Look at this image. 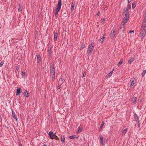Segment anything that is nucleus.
Instances as JSON below:
<instances>
[{"mask_svg": "<svg viewBox=\"0 0 146 146\" xmlns=\"http://www.w3.org/2000/svg\"><path fill=\"white\" fill-rule=\"evenodd\" d=\"M146 34V23L143 22L141 28L140 35L142 38H143Z\"/></svg>", "mask_w": 146, "mask_h": 146, "instance_id": "nucleus-1", "label": "nucleus"}, {"mask_svg": "<svg viewBox=\"0 0 146 146\" xmlns=\"http://www.w3.org/2000/svg\"><path fill=\"white\" fill-rule=\"evenodd\" d=\"M94 46L92 44H90L88 46L87 53V55L88 57L91 55Z\"/></svg>", "mask_w": 146, "mask_h": 146, "instance_id": "nucleus-2", "label": "nucleus"}, {"mask_svg": "<svg viewBox=\"0 0 146 146\" xmlns=\"http://www.w3.org/2000/svg\"><path fill=\"white\" fill-rule=\"evenodd\" d=\"M62 5V1L61 0H59L58 1V3L57 6L56 7L55 11V12H59L61 8Z\"/></svg>", "mask_w": 146, "mask_h": 146, "instance_id": "nucleus-3", "label": "nucleus"}, {"mask_svg": "<svg viewBox=\"0 0 146 146\" xmlns=\"http://www.w3.org/2000/svg\"><path fill=\"white\" fill-rule=\"evenodd\" d=\"M54 65L53 63H51L50 66V74L51 75L53 74H55V68L54 67Z\"/></svg>", "mask_w": 146, "mask_h": 146, "instance_id": "nucleus-4", "label": "nucleus"}, {"mask_svg": "<svg viewBox=\"0 0 146 146\" xmlns=\"http://www.w3.org/2000/svg\"><path fill=\"white\" fill-rule=\"evenodd\" d=\"M48 135L50 136L51 139H53L55 138V135L52 132L50 131Z\"/></svg>", "mask_w": 146, "mask_h": 146, "instance_id": "nucleus-5", "label": "nucleus"}, {"mask_svg": "<svg viewBox=\"0 0 146 146\" xmlns=\"http://www.w3.org/2000/svg\"><path fill=\"white\" fill-rule=\"evenodd\" d=\"M125 27V26L124 25V23L122 24V23L120 25V28L119 30V31L120 32H123L124 31V28Z\"/></svg>", "mask_w": 146, "mask_h": 146, "instance_id": "nucleus-6", "label": "nucleus"}, {"mask_svg": "<svg viewBox=\"0 0 146 146\" xmlns=\"http://www.w3.org/2000/svg\"><path fill=\"white\" fill-rule=\"evenodd\" d=\"M135 79L134 78H132L130 80V85L131 86H133L135 83L134 80Z\"/></svg>", "mask_w": 146, "mask_h": 146, "instance_id": "nucleus-7", "label": "nucleus"}, {"mask_svg": "<svg viewBox=\"0 0 146 146\" xmlns=\"http://www.w3.org/2000/svg\"><path fill=\"white\" fill-rule=\"evenodd\" d=\"M23 94L24 96L26 97H28L29 95V92L26 90H25L23 93Z\"/></svg>", "mask_w": 146, "mask_h": 146, "instance_id": "nucleus-8", "label": "nucleus"}, {"mask_svg": "<svg viewBox=\"0 0 146 146\" xmlns=\"http://www.w3.org/2000/svg\"><path fill=\"white\" fill-rule=\"evenodd\" d=\"M99 137L100 140V145L102 146L104 145V141L103 137L101 135L99 136Z\"/></svg>", "mask_w": 146, "mask_h": 146, "instance_id": "nucleus-9", "label": "nucleus"}, {"mask_svg": "<svg viewBox=\"0 0 146 146\" xmlns=\"http://www.w3.org/2000/svg\"><path fill=\"white\" fill-rule=\"evenodd\" d=\"M12 117L13 118H14L17 121V115H15L14 111H12Z\"/></svg>", "mask_w": 146, "mask_h": 146, "instance_id": "nucleus-10", "label": "nucleus"}, {"mask_svg": "<svg viewBox=\"0 0 146 146\" xmlns=\"http://www.w3.org/2000/svg\"><path fill=\"white\" fill-rule=\"evenodd\" d=\"M21 88H18L17 89L16 95L18 96L21 92Z\"/></svg>", "mask_w": 146, "mask_h": 146, "instance_id": "nucleus-11", "label": "nucleus"}, {"mask_svg": "<svg viewBox=\"0 0 146 146\" xmlns=\"http://www.w3.org/2000/svg\"><path fill=\"white\" fill-rule=\"evenodd\" d=\"M123 13L129 14L128 10L127 9V8H125L123 9Z\"/></svg>", "mask_w": 146, "mask_h": 146, "instance_id": "nucleus-12", "label": "nucleus"}, {"mask_svg": "<svg viewBox=\"0 0 146 146\" xmlns=\"http://www.w3.org/2000/svg\"><path fill=\"white\" fill-rule=\"evenodd\" d=\"M75 4V2L73 1L72 3L71 7V10L72 11L73 9H74V7Z\"/></svg>", "mask_w": 146, "mask_h": 146, "instance_id": "nucleus-13", "label": "nucleus"}, {"mask_svg": "<svg viewBox=\"0 0 146 146\" xmlns=\"http://www.w3.org/2000/svg\"><path fill=\"white\" fill-rule=\"evenodd\" d=\"M129 20V18H125L124 17L123 20L122 21V23H124V24L125 23H127V22L128 20Z\"/></svg>", "mask_w": 146, "mask_h": 146, "instance_id": "nucleus-14", "label": "nucleus"}, {"mask_svg": "<svg viewBox=\"0 0 146 146\" xmlns=\"http://www.w3.org/2000/svg\"><path fill=\"white\" fill-rule=\"evenodd\" d=\"M36 56H37V59L38 60V61L37 62V63H38L40 62V61L41 60V58H40V57L39 54L37 53L36 54Z\"/></svg>", "mask_w": 146, "mask_h": 146, "instance_id": "nucleus-15", "label": "nucleus"}, {"mask_svg": "<svg viewBox=\"0 0 146 146\" xmlns=\"http://www.w3.org/2000/svg\"><path fill=\"white\" fill-rule=\"evenodd\" d=\"M114 32L115 31H114L112 30L111 31L110 35L111 38H113L114 37Z\"/></svg>", "mask_w": 146, "mask_h": 146, "instance_id": "nucleus-16", "label": "nucleus"}, {"mask_svg": "<svg viewBox=\"0 0 146 146\" xmlns=\"http://www.w3.org/2000/svg\"><path fill=\"white\" fill-rule=\"evenodd\" d=\"M69 137L70 139H74L75 138H76V139H78V137L76 135H73L70 136Z\"/></svg>", "mask_w": 146, "mask_h": 146, "instance_id": "nucleus-17", "label": "nucleus"}, {"mask_svg": "<svg viewBox=\"0 0 146 146\" xmlns=\"http://www.w3.org/2000/svg\"><path fill=\"white\" fill-rule=\"evenodd\" d=\"M58 36V34L56 33H55L54 35V41L56 40Z\"/></svg>", "mask_w": 146, "mask_h": 146, "instance_id": "nucleus-18", "label": "nucleus"}, {"mask_svg": "<svg viewBox=\"0 0 146 146\" xmlns=\"http://www.w3.org/2000/svg\"><path fill=\"white\" fill-rule=\"evenodd\" d=\"M134 119L136 121H139V118L138 116L136 114L134 115Z\"/></svg>", "mask_w": 146, "mask_h": 146, "instance_id": "nucleus-19", "label": "nucleus"}, {"mask_svg": "<svg viewBox=\"0 0 146 146\" xmlns=\"http://www.w3.org/2000/svg\"><path fill=\"white\" fill-rule=\"evenodd\" d=\"M61 141L63 143L65 141V138L64 136V135H62L61 137Z\"/></svg>", "mask_w": 146, "mask_h": 146, "instance_id": "nucleus-20", "label": "nucleus"}, {"mask_svg": "<svg viewBox=\"0 0 146 146\" xmlns=\"http://www.w3.org/2000/svg\"><path fill=\"white\" fill-rule=\"evenodd\" d=\"M22 6L21 4H19V9H18V11H21L22 10Z\"/></svg>", "mask_w": 146, "mask_h": 146, "instance_id": "nucleus-21", "label": "nucleus"}, {"mask_svg": "<svg viewBox=\"0 0 146 146\" xmlns=\"http://www.w3.org/2000/svg\"><path fill=\"white\" fill-rule=\"evenodd\" d=\"M134 60L135 59L134 58H131L128 60V62L129 64H131Z\"/></svg>", "mask_w": 146, "mask_h": 146, "instance_id": "nucleus-22", "label": "nucleus"}, {"mask_svg": "<svg viewBox=\"0 0 146 146\" xmlns=\"http://www.w3.org/2000/svg\"><path fill=\"white\" fill-rule=\"evenodd\" d=\"M123 61H121V60L119 63H118L117 64V66L118 67L119 66H120L123 63Z\"/></svg>", "mask_w": 146, "mask_h": 146, "instance_id": "nucleus-23", "label": "nucleus"}, {"mask_svg": "<svg viewBox=\"0 0 146 146\" xmlns=\"http://www.w3.org/2000/svg\"><path fill=\"white\" fill-rule=\"evenodd\" d=\"M137 99V98L135 97H134L133 98L132 101L134 103H135V102Z\"/></svg>", "mask_w": 146, "mask_h": 146, "instance_id": "nucleus-24", "label": "nucleus"}, {"mask_svg": "<svg viewBox=\"0 0 146 146\" xmlns=\"http://www.w3.org/2000/svg\"><path fill=\"white\" fill-rule=\"evenodd\" d=\"M104 123H105V122H104V121H103L102 122V123L101 125L100 128V130L102 128V127H103V126H104Z\"/></svg>", "mask_w": 146, "mask_h": 146, "instance_id": "nucleus-25", "label": "nucleus"}, {"mask_svg": "<svg viewBox=\"0 0 146 146\" xmlns=\"http://www.w3.org/2000/svg\"><path fill=\"white\" fill-rule=\"evenodd\" d=\"M104 37H102L100 40H99V41L100 42H101V43H102L104 40Z\"/></svg>", "mask_w": 146, "mask_h": 146, "instance_id": "nucleus-26", "label": "nucleus"}, {"mask_svg": "<svg viewBox=\"0 0 146 146\" xmlns=\"http://www.w3.org/2000/svg\"><path fill=\"white\" fill-rule=\"evenodd\" d=\"M127 131V129H125L124 130L122 131V133L123 135H124Z\"/></svg>", "mask_w": 146, "mask_h": 146, "instance_id": "nucleus-27", "label": "nucleus"}, {"mask_svg": "<svg viewBox=\"0 0 146 146\" xmlns=\"http://www.w3.org/2000/svg\"><path fill=\"white\" fill-rule=\"evenodd\" d=\"M125 14V18H129V14L124 13Z\"/></svg>", "mask_w": 146, "mask_h": 146, "instance_id": "nucleus-28", "label": "nucleus"}, {"mask_svg": "<svg viewBox=\"0 0 146 146\" xmlns=\"http://www.w3.org/2000/svg\"><path fill=\"white\" fill-rule=\"evenodd\" d=\"M136 3H135V2H134L132 3V7L133 9H134L135 7L136 6Z\"/></svg>", "mask_w": 146, "mask_h": 146, "instance_id": "nucleus-29", "label": "nucleus"}, {"mask_svg": "<svg viewBox=\"0 0 146 146\" xmlns=\"http://www.w3.org/2000/svg\"><path fill=\"white\" fill-rule=\"evenodd\" d=\"M146 71L145 70H143L142 73V77H143L144 76V75H145V74L146 73Z\"/></svg>", "mask_w": 146, "mask_h": 146, "instance_id": "nucleus-30", "label": "nucleus"}, {"mask_svg": "<svg viewBox=\"0 0 146 146\" xmlns=\"http://www.w3.org/2000/svg\"><path fill=\"white\" fill-rule=\"evenodd\" d=\"M52 76V80H54L55 79V74H53L51 75Z\"/></svg>", "mask_w": 146, "mask_h": 146, "instance_id": "nucleus-31", "label": "nucleus"}, {"mask_svg": "<svg viewBox=\"0 0 146 146\" xmlns=\"http://www.w3.org/2000/svg\"><path fill=\"white\" fill-rule=\"evenodd\" d=\"M131 6L129 4H128L127 5V7L126 8H127V9L128 10H130L131 9Z\"/></svg>", "mask_w": 146, "mask_h": 146, "instance_id": "nucleus-32", "label": "nucleus"}, {"mask_svg": "<svg viewBox=\"0 0 146 146\" xmlns=\"http://www.w3.org/2000/svg\"><path fill=\"white\" fill-rule=\"evenodd\" d=\"M47 52L48 53H51V48L50 47L48 48Z\"/></svg>", "mask_w": 146, "mask_h": 146, "instance_id": "nucleus-33", "label": "nucleus"}, {"mask_svg": "<svg viewBox=\"0 0 146 146\" xmlns=\"http://www.w3.org/2000/svg\"><path fill=\"white\" fill-rule=\"evenodd\" d=\"M22 76L23 77H25V73L24 72H22Z\"/></svg>", "mask_w": 146, "mask_h": 146, "instance_id": "nucleus-34", "label": "nucleus"}, {"mask_svg": "<svg viewBox=\"0 0 146 146\" xmlns=\"http://www.w3.org/2000/svg\"><path fill=\"white\" fill-rule=\"evenodd\" d=\"M113 71H111L108 74V77H110L112 74Z\"/></svg>", "mask_w": 146, "mask_h": 146, "instance_id": "nucleus-35", "label": "nucleus"}, {"mask_svg": "<svg viewBox=\"0 0 146 146\" xmlns=\"http://www.w3.org/2000/svg\"><path fill=\"white\" fill-rule=\"evenodd\" d=\"M58 12H55V16L56 18L57 17Z\"/></svg>", "mask_w": 146, "mask_h": 146, "instance_id": "nucleus-36", "label": "nucleus"}, {"mask_svg": "<svg viewBox=\"0 0 146 146\" xmlns=\"http://www.w3.org/2000/svg\"><path fill=\"white\" fill-rule=\"evenodd\" d=\"M85 46V45L83 44H82L81 45L80 49H82Z\"/></svg>", "mask_w": 146, "mask_h": 146, "instance_id": "nucleus-37", "label": "nucleus"}, {"mask_svg": "<svg viewBox=\"0 0 146 146\" xmlns=\"http://www.w3.org/2000/svg\"><path fill=\"white\" fill-rule=\"evenodd\" d=\"M55 138L56 139V140H57L58 141L59 140V138L57 136H56V135H55Z\"/></svg>", "mask_w": 146, "mask_h": 146, "instance_id": "nucleus-38", "label": "nucleus"}, {"mask_svg": "<svg viewBox=\"0 0 146 146\" xmlns=\"http://www.w3.org/2000/svg\"><path fill=\"white\" fill-rule=\"evenodd\" d=\"M86 75V72L85 71L83 74V77H85Z\"/></svg>", "mask_w": 146, "mask_h": 146, "instance_id": "nucleus-39", "label": "nucleus"}, {"mask_svg": "<svg viewBox=\"0 0 146 146\" xmlns=\"http://www.w3.org/2000/svg\"><path fill=\"white\" fill-rule=\"evenodd\" d=\"M105 20H106V19H104V18L102 19L101 20V21H102V22H101L102 23H104V21H105Z\"/></svg>", "mask_w": 146, "mask_h": 146, "instance_id": "nucleus-40", "label": "nucleus"}, {"mask_svg": "<svg viewBox=\"0 0 146 146\" xmlns=\"http://www.w3.org/2000/svg\"><path fill=\"white\" fill-rule=\"evenodd\" d=\"M100 13V12L99 11H98V12H97V14L96 15V16H98L99 14Z\"/></svg>", "mask_w": 146, "mask_h": 146, "instance_id": "nucleus-41", "label": "nucleus"}, {"mask_svg": "<svg viewBox=\"0 0 146 146\" xmlns=\"http://www.w3.org/2000/svg\"><path fill=\"white\" fill-rule=\"evenodd\" d=\"M4 64V62L3 61H2L1 63H0V66H1L3 64Z\"/></svg>", "mask_w": 146, "mask_h": 146, "instance_id": "nucleus-42", "label": "nucleus"}, {"mask_svg": "<svg viewBox=\"0 0 146 146\" xmlns=\"http://www.w3.org/2000/svg\"><path fill=\"white\" fill-rule=\"evenodd\" d=\"M146 15H145V17L143 20V22L146 23Z\"/></svg>", "mask_w": 146, "mask_h": 146, "instance_id": "nucleus-43", "label": "nucleus"}, {"mask_svg": "<svg viewBox=\"0 0 146 146\" xmlns=\"http://www.w3.org/2000/svg\"><path fill=\"white\" fill-rule=\"evenodd\" d=\"M61 87V85H59V84L58 85V89H59Z\"/></svg>", "mask_w": 146, "mask_h": 146, "instance_id": "nucleus-44", "label": "nucleus"}, {"mask_svg": "<svg viewBox=\"0 0 146 146\" xmlns=\"http://www.w3.org/2000/svg\"><path fill=\"white\" fill-rule=\"evenodd\" d=\"M82 129L81 128H79L78 131V132H80L82 131Z\"/></svg>", "mask_w": 146, "mask_h": 146, "instance_id": "nucleus-45", "label": "nucleus"}, {"mask_svg": "<svg viewBox=\"0 0 146 146\" xmlns=\"http://www.w3.org/2000/svg\"><path fill=\"white\" fill-rule=\"evenodd\" d=\"M35 34L36 35H37V36H38V31H35Z\"/></svg>", "mask_w": 146, "mask_h": 146, "instance_id": "nucleus-46", "label": "nucleus"}, {"mask_svg": "<svg viewBox=\"0 0 146 146\" xmlns=\"http://www.w3.org/2000/svg\"><path fill=\"white\" fill-rule=\"evenodd\" d=\"M48 56L49 57H51V53H48Z\"/></svg>", "mask_w": 146, "mask_h": 146, "instance_id": "nucleus-47", "label": "nucleus"}, {"mask_svg": "<svg viewBox=\"0 0 146 146\" xmlns=\"http://www.w3.org/2000/svg\"><path fill=\"white\" fill-rule=\"evenodd\" d=\"M64 80V79L63 78H61L60 80H59V81L60 82V81H63V80Z\"/></svg>", "mask_w": 146, "mask_h": 146, "instance_id": "nucleus-48", "label": "nucleus"}, {"mask_svg": "<svg viewBox=\"0 0 146 146\" xmlns=\"http://www.w3.org/2000/svg\"><path fill=\"white\" fill-rule=\"evenodd\" d=\"M138 123H137V125L138 126V127L139 128L140 127V123H139V121H138Z\"/></svg>", "mask_w": 146, "mask_h": 146, "instance_id": "nucleus-49", "label": "nucleus"}, {"mask_svg": "<svg viewBox=\"0 0 146 146\" xmlns=\"http://www.w3.org/2000/svg\"><path fill=\"white\" fill-rule=\"evenodd\" d=\"M15 69H16V70H17V71L19 69V67L18 66H17L16 67V68H15Z\"/></svg>", "mask_w": 146, "mask_h": 146, "instance_id": "nucleus-50", "label": "nucleus"}, {"mask_svg": "<svg viewBox=\"0 0 146 146\" xmlns=\"http://www.w3.org/2000/svg\"><path fill=\"white\" fill-rule=\"evenodd\" d=\"M132 32H133V33H134V31H130L129 32V33H131Z\"/></svg>", "mask_w": 146, "mask_h": 146, "instance_id": "nucleus-51", "label": "nucleus"}, {"mask_svg": "<svg viewBox=\"0 0 146 146\" xmlns=\"http://www.w3.org/2000/svg\"><path fill=\"white\" fill-rule=\"evenodd\" d=\"M106 36V33H105L103 35V37H104V38L105 37V36Z\"/></svg>", "mask_w": 146, "mask_h": 146, "instance_id": "nucleus-52", "label": "nucleus"}, {"mask_svg": "<svg viewBox=\"0 0 146 146\" xmlns=\"http://www.w3.org/2000/svg\"><path fill=\"white\" fill-rule=\"evenodd\" d=\"M131 0H128V3H130V2L131 1Z\"/></svg>", "mask_w": 146, "mask_h": 146, "instance_id": "nucleus-53", "label": "nucleus"}, {"mask_svg": "<svg viewBox=\"0 0 146 146\" xmlns=\"http://www.w3.org/2000/svg\"><path fill=\"white\" fill-rule=\"evenodd\" d=\"M15 73H16V74H17V72H17V71H16V70H15Z\"/></svg>", "mask_w": 146, "mask_h": 146, "instance_id": "nucleus-54", "label": "nucleus"}, {"mask_svg": "<svg viewBox=\"0 0 146 146\" xmlns=\"http://www.w3.org/2000/svg\"><path fill=\"white\" fill-rule=\"evenodd\" d=\"M42 146H47V145H46L44 144Z\"/></svg>", "mask_w": 146, "mask_h": 146, "instance_id": "nucleus-55", "label": "nucleus"}, {"mask_svg": "<svg viewBox=\"0 0 146 146\" xmlns=\"http://www.w3.org/2000/svg\"><path fill=\"white\" fill-rule=\"evenodd\" d=\"M19 146H22L21 144H20L19 145Z\"/></svg>", "mask_w": 146, "mask_h": 146, "instance_id": "nucleus-56", "label": "nucleus"}, {"mask_svg": "<svg viewBox=\"0 0 146 146\" xmlns=\"http://www.w3.org/2000/svg\"><path fill=\"white\" fill-rule=\"evenodd\" d=\"M1 115H0V119H1Z\"/></svg>", "mask_w": 146, "mask_h": 146, "instance_id": "nucleus-57", "label": "nucleus"}]
</instances>
